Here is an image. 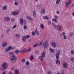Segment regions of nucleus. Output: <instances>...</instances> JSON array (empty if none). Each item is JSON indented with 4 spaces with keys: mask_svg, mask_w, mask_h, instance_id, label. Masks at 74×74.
I'll return each instance as SVG.
<instances>
[{
    "mask_svg": "<svg viewBox=\"0 0 74 74\" xmlns=\"http://www.w3.org/2000/svg\"><path fill=\"white\" fill-rule=\"evenodd\" d=\"M25 60H26L25 59H23L21 60V62L23 63V62H25Z\"/></svg>",
    "mask_w": 74,
    "mask_h": 74,
    "instance_id": "38",
    "label": "nucleus"
},
{
    "mask_svg": "<svg viewBox=\"0 0 74 74\" xmlns=\"http://www.w3.org/2000/svg\"><path fill=\"white\" fill-rule=\"evenodd\" d=\"M52 21H54V22H55L56 23H57L58 21H57V20L56 19H52Z\"/></svg>",
    "mask_w": 74,
    "mask_h": 74,
    "instance_id": "27",
    "label": "nucleus"
},
{
    "mask_svg": "<svg viewBox=\"0 0 74 74\" xmlns=\"http://www.w3.org/2000/svg\"><path fill=\"white\" fill-rule=\"evenodd\" d=\"M51 45L53 47V48H56V43L55 42H52L51 43Z\"/></svg>",
    "mask_w": 74,
    "mask_h": 74,
    "instance_id": "8",
    "label": "nucleus"
},
{
    "mask_svg": "<svg viewBox=\"0 0 74 74\" xmlns=\"http://www.w3.org/2000/svg\"><path fill=\"white\" fill-rule=\"evenodd\" d=\"M8 45V43L7 42H5L3 43V44L2 45V46L3 47V48H5V47H6V46H7V45Z\"/></svg>",
    "mask_w": 74,
    "mask_h": 74,
    "instance_id": "7",
    "label": "nucleus"
},
{
    "mask_svg": "<svg viewBox=\"0 0 74 74\" xmlns=\"http://www.w3.org/2000/svg\"><path fill=\"white\" fill-rule=\"evenodd\" d=\"M16 25H15L13 26L12 27V29H15V28H16Z\"/></svg>",
    "mask_w": 74,
    "mask_h": 74,
    "instance_id": "35",
    "label": "nucleus"
},
{
    "mask_svg": "<svg viewBox=\"0 0 74 74\" xmlns=\"http://www.w3.org/2000/svg\"><path fill=\"white\" fill-rule=\"evenodd\" d=\"M49 44L48 42L46 43V42H44L43 44V45L44 46L43 48L44 49L47 48L49 47Z\"/></svg>",
    "mask_w": 74,
    "mask_h": 74,
    "instance_id": "2",
    "label": "nucleus"
},
{
    "mask_svg": "<svg viewBox=\"0 0 74 74\" xmlns=\"http://www.w3.org/2000/svg\"><path fill=\"white\" fill-rule=\"evenodd\" d=\"M35 32H38V31H37V28H36V29H35Z\"/></svg>",
    "mask_w": 74,
    "mask_h": 74,
    "instance_id": "59",
    "label": "nucleus"
},
{
    "mask_svg": "<svg viewBox=\"0 0 74 74\" xmlns=\"http://www.w3.org/2000/svg\"><path fill=\"white\" fill-rule=\"evenodd\" d=\"M37 44L36 43V44L34 45V48H35V47H37Z\"/></svg>",
    "mask_w": 74,
    "mask_h": 74,
    "instance_id": "49",
    "label": "nucleus"
},
{
    "mask_svg": "<svg viewBox=\"0 0 74 74\" xmlns=\"http://www.w3.org/2000/svg\"><path fill=\"white\" fill-rule=\"evenodd\" d=\"M15 36L16 37H20V35L18 34H16Z\"/></svg>",
    "mask_w": 74,
    "mask_h": 74,
    "instance_id": "34",
    "label": "nucleus"
},
{
    "mask_svg": "<svg viewBox=\"0 0 74 74\" xmlns=\"http://www.w3.org/2000/svg\"><path fill=\"white\" fill-rule=\"evenodd\" d=\"M5 21H10V19L9 17H6L4 19Z\"/></svg>",
    "mask_w": 74,
    "mask_h": 74,
    "instance_id": "15",
    "label": "nucleus"
},
{
    "mask_svg": "<svg viewBox=\"0 0 74 74\" xmlns=\"http://www.w3.org/2000/svg\"><path fill=\"white\" fill-rule=\"evenodd\" d=\"M73 33L71 32L69 35V36H70V37H71V36H72V35H73Z\"/></svg>",
    "mask_w": 74,
    "mask_h": 74,
    "instance_id": "39",
    "label": "nucleus"
},
{
    "mask_svg": "<svg viewBox=\"0 0 74 74\" xmlns=\"http://www.w3.org/2000/svg\"><path fill=\"white\" fill-rule=\"evenodd\" d=\"M60 50H57L56 51V58H59V55H60Z\"/></svg>",
    "mask_w": 74,
    "mask_h": 74,
    "instance_id": "4",
    "label": "nucleus"
},
{
    "mask_svg": "<svg viewBox=\"0 0 74 74\" xmlns=\"http://www.w3.org/2000/svg\"><path fill=\"white\" fill-rule=\"evenodd\" d=\"M55 17L56 19H59V18H58V16H57V15H55Z\"/></svg>",
    "mask_w": 74,
    "mask_h": 74,
    "instance_id": "36",
    "label": "nucleus"
},
{
    "mask_svg": "<svg viewBox=\"0 0 74 74\" xmlns=\"http://www.w3.org/2000/svg\"><path fill=\"white\" fill-rule=\"evenodd\" d=\"M24 21L25 22V25H26V21L25 19H24Z\"/></svg>",
    "mask_w": 74,
    "mask_h": 74,
    "instance_id": "57",
    "label": "nucleus"
},
{
    "mask_svg": "<svg viewBox=\"0 0 74 74\" xmlns=\"http://www.w3.org/2000/svg\"><path fill=\"white\" fill-rule=\"evenodd\" d=\"M63 37H64V39L66 40V39L67 38V36H66V35H64V36Z\"/></svg>",
    "mask_w": 74,
    "mask_h": 74,
    "instance_id": "41",
    "label": "nucleus"
},
{
    "mask_svg": "<svg viewBox=\"0 0 74 74\" xmlns=\"http://www.w3.org/2000/svg\"><path fill=\"white\" fill-rule=\"evenodd\" d=\"M9 74H13V73H12V72H10Z\"/></svg>",
    "mask_w": 74,
    "mask_h": 74,
    "instance_id": "61",
    "label": "nucleus"
},
{
    "mask_svg": "<svg viewBox=\"0 0 74 74\" xmlns=\"http://www.w3.org/2000/svg\"><path fill=\"white\" fill-rule=\"evenodd\" d=\"M63 66L64 68H67V63L66 62H64L63 64Z\"/></svg>",
    "mask_w": 74,
    "mask_h": 74,
    "instance_id": "11",
    "label": "nucleus"
},
{
    "mask_svg": "<svg viewBox=\"0 0 74 74\" xmlns=\"http://www.w3.org/2000/svg\"><path fill=\"white\" fill-rule=\"evenodd\" d=\"M70 3H71V1L70 0H69L68 1V2L66 3V5L67 7H68V5H69V4H70Z\"/></svg>",
    "mask_w": 74,
    "mask_h": 74,
    "instance_id": "20",
    "label": "nucleus"
},
{
    "mask_svg": "<svg viewBox=\"0 0 74 74\" xmlns=\"http://www.w3.org/2000/svg\"><path fill=\"white\" fill-rule=\"evenodd\" d=\"M60 3V0H57L56 1V4H59Z\"/></svg>",
    "mask_w": 74,
    "mask_h": 74,
    "instance_id": "28",
    "label": "nucleus"
},
{
    "mask_svg": "<svg viewBox=\"0 0 74 74\" xmlns=\"http://www.w3.org/2000/svg\"><path fill=\"white\" fill-rule=\"evenodd\" d=\"M58 31H59L60 32L62 30V26L59 25V26H58Z\"/></svg>",
    "mask_w": 74,
    "mask_h": 74,
    "instance_id": "12",
    "label": "nucleus"
},
{
    "mask_svg": "<svg viewBox=\"0 0 74 74\" xmlns=\"http://www.w3.org/2000/svg\"><path fill=\"white\" fill-rule=\"evenodd\" d=\"M33 16L34 17H36V12L35 11V10H34L33 11Z\"/></svg>",
    "mask_w": 74,
    "mask_h": 74,
    "instance_id": "31",
    "label": "nucleus"
},
{
    "mask_svg": "<svg viewBox=\"0 0 74 74\" xmlns=\"http://www.w3.org/2000/svg\"><path fill=\"white\" fill-rule=\"evenodd\" d=\"M57 74H60V73H57Z\"/></svg>",
    "mask_w": 74,
    "mask_h": 74,
    "instance_id": "64",
    "label": "nucleus"
},
{
    "mask_svg": "<svg viewBox=\"0 0 74 74\" xmlns=\"http://www.w3.org/2000/svg\"><path fill=\"white\" fill-rule=\"evenodd\" d=\"M26 64L27 65V66H28L30 64V62H29V61H27L26 62Z\"/></svg>",
    "mask_w": 74,
    "mask_h": 74,
    "instance_id": "29",
    "label": "nucleus"
},
{
    "mask_svg": "<svg viewBox=\"0 0 74 74\" xmlns=\"http://www.w3.org/2000/svg\"><path fill=\"white\" fill-rule=\"evenodd\" d=\"M45 57V52L44 51L41 56H40L39 57V59L41 61H43V60H44V58H44Z\"/></svg>",
    "mask_w": 74,
    "mask_h": 74,
    "instance_id": "5",
    "label": "nucleus"
},
{
    "mask_svg": "<svg viewBox=\"0 0 74 74\" xmlns=\"http://www.w3.org/2000/svg\"><path fill=\"white\" fill-rule=\"evenodd\" d=\"M4 35H2V36H1V38H3V37H4Z\"/></svg>",
    "mask_w": 74,
    "mask_h": 74,
    "instance_id": "58",
    "label": "nucleus"
},
{
    "mask_svg": "<svg viewBox=\"0 0 74 74\" xmlns=\"http://www.w3.org/2000/svg\"><path fill=\"white\" fill-rule=\"evenodd\" d=\"M61 74H64V70H62L61 72Z\"/></svg>",
    "mask_w": 74,
    "mask_h": 74,
    "instance_id": "43",
    "label": "nucleus"
},
{
    "mask_svg": "<svg viewBox=\"0 0 74 74\" xmlns=\"http://www.w3.org/2000/svg\"><path fill=\"white\" fill-rule=\"evenodd\" d=\"M51 21H49V22H48V25H51Z\"/></svg>",
    "mask_w": 74,
    "mask_h": 74,
    "instance_id": "45",
    "label": "nucleus"
},
{
    "mask_svg": "<svg viewBox=\"0 0 74 74\" xmlns=\"http://www.w3.org/2000/svg\"><path fill=\"white\" fill-rule=\"evenodd\" d=\"M12 50H13L15 49L14 47H12Z\"/></svg>",
    "mask_w": 74,
    "mask_h": 74,
    "instance_id": "62",
    "label": "nucleus"
},
{
    "mask_svg": "<svg viewBox=\"0 0 74 74\" xmlns=\"http://www.w3.org/2000/svg\"><path fill=\"white\" fill-rule=\"evenodd\" d=\"M20 52V51H19V50H17L15 51V53H16V54H17V53H18Z\"/></svg>",
    "mask_w": 74,
    "mask_h": 74,
    "instance_id": "24",
    "label": "nucleus"
},
{
    "mask_svg": "<svg viewBox=\"0 0 74 74\" xmlns=\"http://www.w3.org/2000/svg\"><path fill=\"white\" fill-rule=\"evenodd\" d=\"M43 18L44 19H46V20H48V19H49L48 18V16H44L43 17Z\"/></svg>",
    "mask_w": 74,
    "mask_h": 74,
    "instance_id": "17",
    "label": "nucleus"
},
{
    "mask_svg": "<svg viewBox=\"0 0 74 74\" xmlns=\"http://www.w3.org/2000/svg\"><path fill=\"white\" fill-rule=\"evenodd\" d=\"M42 42H40L39 44L40 46H41V45H42Z\"/></svg>",
    "mask_w": 74,
    "mask_h": 74,
    "instance_id": "51",
    "label": "nucleus"
},
{
    "mask_svg": "<svg viewBox=\"0 0 74 74\" xmlns=\"http://www.w3.org/2000/svg\"><path fill=\"white\" fill-rule=\"evenodd\" d=\"M25 37L26 38H30V35H27Z\"/></svg>",
    "mask_w": 74,
    "mask_h": 74,
    "instance_id": "32",
    "label": "nucleus"
},
{
    "mask_svg": "<svg viewBox=\"0 0 74 74\" xmlns=\"http://www.w3.org/2000/svg\"><path fill=\"white\" fill-rule=\"evenodd\" d=\"M11 20L12 22H14V21H15V19H14V18H12Z\"/></svg>",
    "mask_w": 74,
    "mask_h": 74,
    "instance_id": "48",
    "label": "nucleus"
},
{
    "mask_svg": "<svg viewBox=\"0 0 74 74\" xmlns=\"http://www.w3.org/2000/svg\"><path fill=\"white\" fill-rule=\"evenodd\" d=\"M14 4L15 5H18V3H17V2L16 1L15 2Z\"/></svg>",
    "mask_w": 74,
    "mask_h": 74,
    "instance_id": "46",
    "label": "nucleus"
},
{
    "mask_svg": "<svg viewBox=\"0 0 74 74\" xmlns=\"http://www.w3.org/2000/svg\"><path fill=\"white\" fill-rule=\"evenodd\" d=\"M53 26H54L55 28H56V29H58V27H59V26L57 25H55L53 24Z\"/></svg>",
    "mask_w": 74,
    "mask_h": 74,
    "instance_id": "23",
    "label": "nucleus"
},
{
    "mask_svg": "<svg viewBox=\"0 0 74 74\" xmlns=\"http://www.w3.org/2000/svg\"><path fill=\"white\" fill-rule=\"evenodd\" d=\"M71 53L72 55H73L74 54V51L73 50H72L71 51Z\"/></svg>",
    "mask_w": 74,
    "mask_h": 74,
    "instance_id": "42",
    "label": "nucleus"
},
{
    "mask_svg": "<svg viewBox=\"0 0 74 74\" xmlns=\"http://www.w3.org/2000/svg\"><path fill=\"white\" fill-rule=\"evenodd\" d=\"M15 74H19V71L17 70H15Z\"/></svg>",
    "mask_w": 74,
    "mask_h": 74,
    "instance_id": "30",
    "label": "nucleus"
},
{
    "mask_svg": "<svg viewBox=\"0 0 74 74\" xmlns=\"http://www.w3.org/2000/svg\"><path fill=\"white\" fill-rule=\"evenodd\" d=\"M8 49L9 51H11V50H12V46H9L8 47Z\"/></svg>",
    "mask_w": 74,
    "mask_h": 74,
    "instance_id": "26",
    "label": "nucleus"
},
{
    "mask_svg": "<svg viewBox=\"0 0 74 74\" xmlns=\"http://www.w3.org/2000/svg\"><path fill=\"white\" fill-rule=\"evenodd\" d=\"M5 74V71L3 73H2V74Z\"/></svg>",
    "mask_w": 74,
    "mask_h": 74,
    "instance_id": "60",
    "label": "nucleus"
},
{
    "mask_svg": "<svg viewBox=\"0 0 74 74\" xmlns=\"http://www.w3.org/2000/svg\"><path fill=\"white\" fill-rule=\"evenodd\" d=\"M20 25H22L23 24V18H21L20 20Z\"/></svg>",
    "mask_w": 74,
    "mask_h": 74,
    "instance_id": "10",
    "label": "nucleus"
},
{
    "mask_svg": "<svg viewBox=\"0 0 74 74\" xmlns=\"http://www.w3.org/2000/svg\"><path fill=\"white\" fill-rule=\"evenodd\" d=\"M56 62L57 64H60V62L59 60V58L56 57Z\"/></svg>",
    "mask_w": 74,
    "mask_h": 74,
    "instance_id": "6",
    "label": "nucleus"
},
{
    "mask_svg": "<svg viewBox=\"0 0 74 74\" xmlns=\"http://www.w3.org/2000/svg\"><path fill=\"white\" fill-rule=\"evenodd\" d=\"M26 38L25 36H23L22 37V40L23 42H26Z\"/></svg>",
    "mask_w": 74,
    "mask_h": 74,
    "instance_id": "9",
    "label": "nucleus"
},
{
    "mask_svg": "<svg viewBox=\"0 0 74 74\" xmlns=\"http://www.w3.org/2000/svg\"><path fill=\"white\" fill-rule=\"evenodd\" d=\"M31 48H29V49L28 50H27V52H30V51H31Z\"/></svg>",
    "mask_w": 74,
    "mask_h": 74,
    "instance_id": "40",
    "label": "nucleus"
},
{
    "mask_svg": "<svg viewBox=\"0 0 74 74\" xmlns=\"http://www.w3.org/2000/svg\"><path fill=\"white\" fill-rule=\"evenodd\" d=\"M49 50L51 51L52 53H54L55 52V50H53V49L50 48L49 49Z\"/></svg>",
    "mask_w": 74,
    "mask_h": 74,
    "instance_id": "19",
    "label": "nucleus"
},
{
    "mask_svg": "<svg viewBox=\"0 0 74 74\" xmlns=\"http://www.w3.org/2000/svg\"><path fill=\"white\" fill-rule=\"evenodd\" d=\"M35 53H36V54H37L38 55L39 54V51H35Z\"/></svg>",
    "mask_w": 74,
    "mask_h": 74,
    "instance_id": "44",
    "label": "nucleus"
},
{
    "mask_svg": "<svg viewBox=\"0 0 74 74\" xmlns=\"http://www.w3.org/2000/svg\"><path fill=\"white\" fill-rule=\"evenodd\" d=\"M8 51H9V50L8 49V47H6L4 51V52L5 53H7Z\"/></svg>",
    "mask_w": 74,
    "mask_h": 74,
    "instance_id": "14",
    "label": "nucleus"
},
{
    "mask_svg": "<svg viewBox=\"0 0 74 74\" xmlns=\"http://www.w3.org/2000/svg\"><path fill=\"white\" fill-rule=\"evenodd\" d=\"M40 27L42 29H44V26L43 24H41L40 25Z\"/></svg>",
    "mask_w": 74,
    "mask_h": 74,
    "instance_id": "21",
    "label": "nucleus"
},
{
    "mask_svg": "<svg viewBox=\"0 0 74 74\" xmlns=\"http://www.w3.org/2000/svg\"><path fill=\"white\" fill-rule=\"evenodd\" d=\"M10 30L9 29H8V30L7 31H6V33H9L10 32Z\"/></svg>",
    "mask_w": 74,
    "mask_h": 74,
    "instance_id": "52",
    "label": "nucleus"
},
{
    "mask_svg": "<svg viewBox=\"0 0 74 74\" xmlns=\"http://www.w3.org/2000/svg\"><path fill=\"white\" fill-rule=\"evenodd\" d=\"M26 51V49H24L23 50L21 51L20 53H23V52H25Z\"/></svg>",
    "mask_w": 74,
    "mask_h": 74,
    "instance_id": "18",
    "label": "nucleus"
},
{
    "mask_svg": "<svg viewBox=\"0 0 74 74\" xmlns=\"http://www.w3.org/2000/svg\"><path fill=\"white\" fill-rule=\"evenodd\" d=\"M7 6H5L2 8V9L4 10H7Z\"/></svg>",
    "mask_w": 74,
    "mask_h": 74,
    "instance_id": "25",
    "label": "nucleus"
},
{
    "mask_svg": "<svg viewBox=\"0 0 74 74\" xmlns=\"http://www.w3.org/2000/svg\"><path fill=\"white\" fill-rule=\"evenodd\" d=\"M3 70H5L8 67V64L6 62H4L3 64Z\"/></svg>",
    "mask_w": 74,
    "mask_h": 74,
    "instance_id": "3",
    "label": "nucleus"
},
{
    "mask_svg": "<svg viewBox=\"0 0 74 74\" xmlns=\"http://www.w3.org/2000/svg\"><path fill=\"white\" fill-rule=\"evenodd\" d=\"M34 58L33 57V55H31V57H30V59L31 60H33Z\"/></svg>",
    "mask_w": 74,
    "mask_h": 74,
    "instance_id": "33",
    "label": "nucleus"
},
{
    "mask_svg": "<svg viewBox=\"0 0 74 74\" xmlns=\"http://www.w3.org/2000/svg\"><path fill=\"white\" fill-rule=\"evenodd\" d=\"M27 18L29 21H33V18L29 16H27Z\"/></svg>",
    "mask_w": 74,
    "mask_h": 74,
    "instance_id": "16",
    "label": "nucleus"
},
{
    "mask_svg": "<svg viewBox=\"0 0 74 74\" xmlns=\"http://www.w3.org/2000/svg\"><path fill=\"white\" fill-rule=\"evenodd\" d=\"M9 55L10 56L11 58V61L13 62L15 60V62L17 58L15 57V55L14 54V51H11L9 52Z\"/></svg>",
    "mask_w": 74,
    "mask_h": 74,
    "instance_id": "1",
    "label": "nucleus"
},
{
    "mask_svg": "<svg viewBox=\"0 0 74 74\" xmlns=\"http://www.w3.org/2000/svg\"><path fill=\"white\" fill-rule=\"evenodd\" d=\"M64 35H65V33L64 32H62V34H61V36H64Z\"/></svg>",
    "mask_w": 74,
    "mask_h": 74,
    "instance_id": "50",
    "label": "nucleus"
},
{
    "mask_svg": "<svg viewBox=\"0 0 74 74\" xmlns=\"http://www.w3.org/2000/svg\"><path fill=\"white\" fill-rule=\"evenodd\" d=\"M36 33L37 34V35H39L40 34V33L38 31L36 32Z\"/></svg>",
    "mask_w": 74,
    "mask_h": 74,
    "instance_id": "47",
    "label": "nucleus"
},
{
    "mask_svg": "<svg viewBox=\"0 0 74 74\" xmlns=\"http://www.w3.org/2000/svg\"><path fill=\"white\" fill-rule=\"evenodd\" d=\"M47 73L48 74H51V72L50 71H48Z\"/></svg>",
    "mask_w": 74,
    "mask_h": 74,
    "instance_id": "53",
    "label": "nucleus"
},
{
    "mask_svg": "<svg viewBox=\"0 0 74 74\" xmlns=\"http://www.w3.org/2000/svg\"><path fill=\"white\" fill-rule=\"evenodd\" d=\"M12 14L13 15H16L17 14H18V12H15L12 13Z\"/></svg>",
    "mask_w": 74,
    "mask_h": 74,
    "instance_id": "22",
    "label": "nucleus"
},
{
    "mask_svg": "<svg viewBox=\"0 0 74 74\" xmlns=\"http://www.w3.org/2000/svg\"><path fill=\"white\" fill-rule=\"evenodd\" d=\"M31 40L30 39H29V40H28V41H30Z\"/></svg>",
    "mask_w": 74,
    "mask_h": 74,
    "instance_id": "63",
    "label": "nucleus"
},
{
    "mask_svg": "<svg viewBox=\"0 0 74 74\" xmlns=\"http://www.w3.org/2000/svg\"><path fill=\"white\" fill-rule=\"evenodd\" d=\"M15 69V67H13V68H12L11 69L12 71H13Z\"/></svg>",
    "mask_w": 74,
    "mask_h": 74,
    "instance_id": "55",
    "label": "nucleus"
},
{
    "mask_svg": "<svg viewBox=\"0 0 74 74\" xmlns=\"http://www.w3.org/2000/svg\"><path fill=\"white\" fill-rule=\"evenodd\" d=\"M32 34L33 36H35L36 35V33H35V32H32Z\"/></svg>",
    "mask_w": 74,
    "mask_h": 74,
    "instance_id": "37",
    "label": "nucleus"
},
{
    "mask_svg": "<svg viewBox=\"0 0 74 74\" xmlns=\"http://www.w3.org/2000/svg\"><path fill=\"white\" fill-rule=\"evenodd\" d=\"M27 27L26 26H24V29H27Z\"/></svg>",
    "mask_w": 74,
    "mask_h": 74,
    "instance_id": "54",
    "label": "nucleus"
},
{
    "mask_svg": "<svg viewBox=\"0 0 74 74\" xmlns=\"http://www.w3.org/2000/svg\"><path fill=\"white\" fill-rule=\"evenodd\" d=\"M57 14H60V12H59V11H57Z\"/></svg>",
    "mask_w": 74,
    "mask_h": 74,
    "instance_id": "56",
    "label": "nucleus"
},
{
    "mask_svg": "<svg viewBox=\"0 0 74 74\" xmlns=\"http://www.w3.org/2000/svg\"><path fill=\"white\" fill-rule=\"evenodd\" d=\"M45 14V8H43L41 11V14Z\"/></svg>",
    "mask_w": 74,
    "mask_h": 74,
    "instance_id": "13",
    "label": "nucleus"
}]
</instances>
